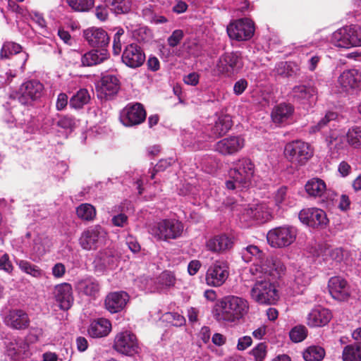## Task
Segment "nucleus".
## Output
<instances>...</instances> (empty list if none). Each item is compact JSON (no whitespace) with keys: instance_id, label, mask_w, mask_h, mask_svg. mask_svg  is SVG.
Returning a JSON list of instances; mask_svg holds the SVG:
<instances>
[{"instance_id":"obj_43","label":"nucleus","mask_w":361,"mask_h":361,"mask_svg":"<svg viewBox=\"0 0 361 361\" xmlns=\"http://www.w3.org/2000/svg\"><path fill=\"white\" fill-rule=\"evenodd\" d=\"M49 240L43 235H38L34 240L31 248L32 254L37 257L42 256L48 250Z\"/></svg>"},{"instance_id":"obj_39","label":"nucleus","mask_w":361,"mask_h":361,"mask_svg":"<svg viewBox=\"0 0 361 361\" xmlns=\"http://www.w3.org/2000/svg\"><path fill=\"white\" fill-rule=\"evenodd\" d=\"M19 269L24 273L32 276L34 278H42L44 272L38 266L23 259H18L16 261Z\"/></svg>"},{"instance_id":"obj_23","label":"nucleus","mask_w":361,"mask_h":361,"mask_svg":"<svg viewBox=\"0 0 361 361\" xmlns=\"http://www.w3.org/2000/svg\"><path fill=\"white\" fill-rule=\"evenodd\" d=\"M121 59L127 66L135 68L143 64L145 61V54L140 46L133 43L125 47Z\"/></svg>"},{"instance_id":"obj_45","label":"nucleus","mask_w":361,"mask_h":361,"mask_svg":"<svg viewBox=\"0 0 361 361\" xmlns=\"http://www.w3.org/2000/svg\"><path fill=\"white\" fill-rule=\"evenodd\" d=\"M76 213L79 218L83 220L90 221L94 218L96 210L92 204L85 203L77 207Z\"/></svg>"},{"instance_id":"obj_32","label":"nucleus","mask_w":361,"mask_h":361,"mask_svg":"<svg viewBox=\"0 0 361 361\" xmlns=\"http://www.w3.org/2000/svg\"><path fill=\"white\" fill-rule=\"evenodd\" d=\"M294 108L290 104L281 103L276 106L271 111V118L276 124H287L291 122Z\"/></svg>"},{"instance_id":"obj_4","label":"nucleus","mask_w":361,"mask_h":361,"mask_svg":"<svg viewBox=\"0 0 361 361\" xmlns=\"http://www.w3.org/2000/svg\"><path fill=\"white\" fill-rule=\"evenodd\" d=\"M221 312L215 314L218 321L235 322L243 318L249 310L247 300L235 295H228L220 302Z\"/></svg>"},{"instance_id":"obj_47","label":"nucleus","mask_w":361,"mask_h":361,"mask_svg":"<svg viewBox=\"0 0 361 361\" xmlns=\"http://www.w3.org/2000/svg\"><path fill=\"white\" fill-rule=\"evenodd\" d=\"M67 3L73 11L85 12L93 7L94 0H67Z\"/></svg>"},{"instance_id":"obj_56","label":"nucleus","mask_w":361,"mask_h":361,"mask_svg":"<svg viewBox=\"0 0 361 361\" xmlns=\"http://www.w3.org/2000/svg\"><path fill=\"white\" fill-rule=\"evenodd\" d=\"M75 118L69 116H63L57 121V126L66 130H72L75 127Z\"/></svg>"},{"instance_id":"obj_13","label":"nucleus","mask_w":361,"mask_h":361,"mask_svg":"<svg viewBox=\"0 0 361 361\" xmlns=\"http://www.w3.org/2000/svg\"><path fill=\"white\" fill-rule=\"evenodd\" d=\"M255 32L254 23L247 18H241L231 23L227 27L229 37L237 41L250 39Z\"/></svg>"},{"instance_id":"obj_17","label":"nucleus","mask_w":361,"mask_h":361,"mask_svg":"<svg viewBox=\"0 0 361 361\" xmlns=\"http://www.w3.org/2000/svg\"><path fill=\"white\" fill-rule=\"evenodd\" d=\"M234 245V238L226 233L215 235L209 238L205 243L208 251L214 254H224L230 251Z\"/></svg>"},{"instance_id":"obj_14","label":"nucleus","mask_w":361,"mask_h":361,"mask_svg":"<svg viewBox=\"0 0 361 361\" xmlns=\"http://www.w3.org/2000/svg\"><path fill=\"white\" fill-rule=\"evenodd\" d=\"M146 118V111L139 103L128 104L120 114V121L127 127L139 125Z\"/></svg>"},{"instance_id":"obj_64","label":"nucleus","mask_w":361,"mask_h":361,"mask_svg":"<svg viewBox=\"0 0 361 361\" xmlns=\"http://www.w3.org/2000/svg\"><path fill=\"white\" fill-rule=\"evenodd\" d=\"M168 319H171L173 325L176 326H181L185 323V319L183 316L177 312L168 313Z\"/></svg>"},{"instance_id":"obj_26","label":"nucleus","mask_w":361,"mask_h":361,"mask_svg":"<svg viewBox=\"0 0 361 361\" xmlns=\"http://www.w3.org/2000/svg\"><path fill=\"white\" fill-rule=\"evenodd\" d=\"M54 297L61 310H69L74 300L71 285L68 283L56 285L54 290Z\"/></svg>"},{"instance_id":"obj_1","label":"nucleus","mask_w":361,"mask_h":361,"mask_svg":"<svg viewBox=\"0 0 361 361\" xmlns=\"http://www.w3.org/2000/svg\"><path fill=\"white\" fill-rule=\"evenodd\" d=\"M240 255L245 262H253L250 268L252 276H262V273H265L277 276L285 271V267L281 262L273 257H265L263 251L256 245H249L242 248Z\"/></svg>"},{"instance_id":"obj_37","label":"nucleus","mask_w":361,"mask_h":361,"mask_svg":"<svg viewBox=\"0 0 361 361\" xmlns=\"http://www.w3.org/2000/svg\"><path fill=\"white\" fill-rule=\"evenodd\" d=\"M306 192L311 197H322L327 192L326 183L321 178H312L305 185Z\"/></svg>"},{"instance_id":"obj_7","label":"nucleus","mask_w":361,"mask_h":361,"mask_svg":"<svg viewBox=\"0 0 361 361\" xmlns=\"http://www.w3.org/2000/svg\"><path fill=\"white\" fill-rule=\"evenodd\" d=\"M284 154L293 164L303 166L312 157L314 150L309 143L298 140L286 145Z\"/></svg>"},{"instance_id":"obj_51","label":"nucleus","mask_w":361,"mask_h":361,"mask_svg":"<svg viewBox=\"0 0 361 361\" xmlns=\"http://www.w3.org/2000/svg\"><path fill=\"white\" fill-rule=\"evenodd\" d=\"M307 334V330L305 326H296L291 329L289 336L290 338L295 343L302 341Z\"/></svg>"},{"instance_id":"obj_8","label":"nucleus","mask_w":361,"mask_h":361,"mask_svg":"<svg viewBox=\"0 0 361 361\" xmlns=\"http://www.w3.org/2000/svg\"><path fill=\"white\" fill-rule=\"evenodd\" d=\"M298 230L288 225L278 226L269 230L267 235L269 245L272 247L283 248L293 244L296 240Z\"/></svg>"},{"instance_id":"obj_46","label":"nucleus","mask_w":361,"mask_h":361,"mask_svg":"<svg viewBox=\"0 0 361 361\" xmlns=\"http://www.w3.org/2000/svg\"><path fill=\"white\" fill-rule=\"evenodd\" d=\"M348 143L354 148H361V128L354 127L346 133Z\"/></svg>"},{"instance_id":"obj_18","label":"nucleus","mask_w":361,"mask_h":361,"mask_svg":"<svg viewBox=\"0 0 361 361\" xmlns=\"http://www.w3.org/2000/svg\"><path fill=\"white\" fill-rule=\"evenodd\" d=\"M337 87L341 92H349L361 88V72L357 69L345 70L337 80Z\"/></svg>"},{"instance_id":"obj_34","label":"nucleus","mask_w":361,"mask_h":361,"mask_svg":"<svg viewBox=\"0 0 361 361\" xmlns=\"http://www.w3.org/2000/svg\"><path fill=\"white\" fill-rule=\"evenodd\" d=\"M111 331V322L104 318L92 321L87 328L88 335L92 338H102L109 335Z\"/></svg>"},{"instance_id":"obj_6","label":"nucleus","mask_w":361,"mask_h":361,"mask_svg":"<svg viewBox=\"0 0 361 361\" xmlns=\"http://www.w3.org/2000/svg\"><path fill=\"white\" fill-rule=\"evenodd\" d=\"M183 225L174 219H161L149 226V232L158 240L166 241L180 236Z\"/></svg>"},{"instance_id":"obj_63","label":"nucleus","mask_w":361,"mask_h":361,"mask_svg":"<svg viewBox=\"0 0 361 361\" xmlns=\"http://www.w3.org/2000/svg\"><path fill=\"white\" fill-rule=\"evenodd\" d=\"M175 276L169 271H164L160 276L161 283L166 286H172L175 284Z\"/></svg>"},{"instance_id":"obj_31","label":"nucleus","mask_w":361,"mask_h":361,"mask_svg":"<svg viewBox=\"0 0 361 361\" xmlns=\"http://www.w3.org/2000/svg\"><path fill=\"white\" fill-rule=\"evenodd\" d=\"M129 300V295L126 292L118 291L109 293L105 299V307L111 313L121 311Z\"/></svg>"},{"instance_id":"obj_15","label":"nucleus","mask_w":361,"mask_h":361,"mask_svg":"<svg viewBox=\"0 0 361 361\" xmlns=\"http://www.w3.org/2000/svg\"><path fill=\"white\" fill-rule=\"evenodd\" d=\"M243 67V62L238 52H228L221 56L216 63V71L221 74L231 75Z\"/></svg>"},{"instance_id":"obj_57","label":"nucleus","mask_w":361,"mask_h":361,"mask_svg":"<svg viewBox=\"0 0 361 361\" xmlns=\"http://www.w3.org/2000/svg\"><path fill=\"white\" fill-rule=\"evenodd\" d=\"M276 72L279 75L284 77H290L293 75V64L291 63L281 62L276 68Z\"/></svg>"},{"instance_id":"obj_38","label":"nucleus","mask_w":361,"mask_h":361,"mask_svg":"<svg viewBox=\"0 0 361 361\" xmlns=\"http://www.w3.org/2000/svg\"><path fill=\"white\" fill-rule=\"evenodd\" d=\"M90 94L87 90L80 89L71 98L69 104L70 106L75 109H82L85 104L90 101Z\"/></svg>"},{"instance_id":"obj_40","label":"nucleus","mask_w":361,"mask_h":361,"mask_svg":"<svg viewBox=\"0 0 361 361\" xmlns=\"http://www.w3.org/2000/svg\"><path fill=\"white\" fill-rule=\"evenodd\" d=\"M343 361H361V343L348 345L342 353Z\"/></svg>"},{"instance_id":"obj_30","label":"nucleus","mask_w":361,"mask_h":361,"mask_svg":"<svg viewBox=\"0 0 361 361\" xmlns=\"http://www.w3.org/2000/svg\"><path fill=\"white\" fill-rule=\"evenodd\" d=\"M332 314L329 310L318 306L308 314L307 324L311 327L324 326L330 322Z\"/></svg>"},{"instance_id":"obj_54","label":"nucleus","mask_w":361,"mask_h":361,"mask_svg":"<svg viewBox=\"0 0 361 361\" xmlns=\"http://www.w3.org/2000/svg\"><path fill=\"white\" fill-rule=\"evenodd\" d=\"M267 345L264 343L257 344L251 351L255 361H263L267 356Z\"/></svg>"},{"instance_id":"obj_42","label":"nucleus","mask_w":361,"mask_h":361,"mask_svg":"<svg viewBox=\"0 0 361 361\" xmlns=\"http://www.w3.org/2000/svg\"><path fill=\"white\" fill-rule=\"evenodd\" d=\"M97 261L104 269H112L117 262V256L112 250L108 249L99 254Z\"/></svg>"},{"instance_id":"obj_16","label":"nucleus","mask_w":361,"mask_h":361,"mask_svg":"<svg viewBox=\"0 0 361 361\" xmlns=\"http://www.w3.org/2000/svg\"><path fill=\"white\" fill-rule=\"evenodd\" d=\"M5 345L6 354L13 361H20L31 355L30 345L23 338L7 339Z\"/></svg>"},{"instance_id":"obj_19","label":"nucleus","mask_w":361,"mask_h":361,"mask_svg":"<svg viewBox=\"0 0 361 361\" xmlns=\"http://www.w3.org/2000/svg\"><path fill=\"white\" fill-rule=\"evenodd\" d=\"M245 146V139L240 135H232L217 142L214 149L222 155H233Z\"/></svg>"},{"instance_id":"obj_50","label":"nucleus","mask_w":361,"mask_h":361,"mask_svg":"<svg viewBox=\"0 0 361 361\" xmlns=\"http://www.w3.org/2000/svg\"><path fill=\"white\" fill-rule=\"evenodd\" d=\"M21 50V46L15 42H6L0 51V57L1 59H8L13 54H19Z\"/></svg>"},{"instance_id":"obj_59","label":"nucleus","mask_w":361,"mask_h":361,"mask_svg":"<svg viewBox=\"0 0 361 361\" xmlns=\"http://www.w3.org/2000/svg\"><path fill=\"white\" fill-rule=\"evenodd\" d=\"M183 32L181 30H174L168 38V44L171 47H176L183 37Z\"/></svg>"},{"instance_id":"obj_3","label":"nucleus","mask_w":361,"mask_h":361,"mask_svg":"<svg viewBox=\"0 0 361 361\" xmlns=\"http://www.w3.org/2000/svg\"><path fill=\"white\" fill-rule=\"evenodd\" d=\"M255 164L247 158H242L233 162L228 171L231 180L226 182L228 190H234L236 185L243 188H247L253 185L255 180Z\"/></svg>"},{"instance_id":"obj_49","label":"nucleus","mask_w":361,"mask_h":361,"mask_svg":"<svg viewBox=\"0 0 361 361\" xmlns=\"http://www.w3.org/2000/svg\"><path fill=\"white\" fill-rule=\"evenodd\" d=\"M288 188L286 186H281L274 194V201L275 205L279 208L288 204V195L287 193Z\"/></svg>"},{"instance_id":"obj_52","label":"nucleus","mask_w":361,"mask_h":361,"mask_svg":"<svg viewBox=\"0 0 361 361\" xmlns=\"http://www.w3.org/2000/svg\"><path fill=\"white\" fill-rule=\"evenodd\" d=\"M324 255L326 257V259L329 257L330 259L334 261L341 262L343 258V252L340 247H327L324 250Z\"/></svg>"},{"instance_id":"obj_36","label":"nucleus","mask_w":361,"mask_h":361,"mask_svg":"<svg viewBox=\"0 0 361 361\" xmlns=\"http://www.w3.org/2000/svg\"><path fill=\"white\" fill-rule=\"evenodd\" d=\"M108 57L106 49H92L81 56V63L84 66H92L104 62Z\"/></svg>"},{"instance_id":"obj_24","label":"nucleus","mask_w":361,"mask_h":361,"mask_svg":"<svg viewBox=\"0 0 361 361\" xmlns=\"http://www.w3.org/2000/svg\"><path fill=\"white\" fill-rule=\"evenodd\" d=\"M312 278L313 274L310 267H300L294 271L291 288L295 293L301 294L310 284Z\"/></svg>"},{"instance_id":"obj_44","label":"nucleus","mask_w":361,"mask_h":361,"mask_svg":"<svg viewBox=\"0 0 361 361\" xmlns=\"http://www.w3.org/2000/svg\"><path fill=\"white\" fill-rule=\"evenodd\" d=\"M324 355V349L317 345L310 346L303 352V358L305 361H321Z\"/></svg>"},{"instance_id":"obj_12","label":"nucleus","mask_w":361,"mask_h":361,"mask_svg":"<svg viewBox=\"0 0 361 361\" xmlns=\"http://www.w3.org/2000/svg\"><path fill=\"white\" fill-rule=\"evenodd\" d=\"M44 85L37 80H30L23 82L16 97L19 102L23 105H27L32 102L40 98L43 94Z\"/></svg>"},{"instance_id":"obj_62","label":"nucleus","mask_w":361,"mask_h":361,"mask_svg":"<svg viewBox=\"0 0 361 361\" xmlns=\"http://www.w3.org/2000/svg\"><path fill=\"white\" fill-rule=\"evenodd\" d=\"M66 271V268L63 263L58 262L54 265L51 269V274L56 279L63 277Z\"/></svg>"},{"instance_id":"obj_21","label":"nucleus","mask_w":361,"mask_h":361,"mask_svg":"<svg viewBox=\"0 0 361 361\" xmlns=\"http://www.w3.org/2000/svg\"><path fill=\"white\" fill-rule=\"evenodd\" d=\"M298 216L302 224L313 228L325 226L328 222L326 213L318 208L303 209Z\"/></svg>"},{"instance_id":"obj_55","label":"nucleus","mask_w":361,"mask_h":361,"mask_svg":"<svg viewBox=\"0 0 361 361\" xmlns=\"http://www.w3.org/2000/svg\"><path fill=\"white\" fill-rule=\"evenodd\" d=\"M343 139L342 136H340L336 131H334L331 133L329 136L326 137V142L330 147H335L336 149H340L343 147Z\"/></svg>"},{"instance_id":"obj_61","label":"nucleus","mask_w":361,"mask_h":361,"mask_svg":"<svg viewBox=\"0 0 361 361\" xmlns=\"http://www.w3.org/2000/svg\"><path fill=\"white\" fill-rule=\"evenodd\" d=\"M247 86L248 82L245 79L241 78L235 82L233 85V93L237 96L240 95L247 89Z\"/></svg>"},{"instance_id":"obj_29","label":"nucleus","mask_w":361,"mask_h":361,"mask_svg":"<svg viewBox=\"0 0 361 361\" xmlns=\"http://www.w3.org/2000/svg\"><path fill=\"white\" fill-rule=\"evenodd\" d=\"M5 324L15 329H25L28 327L30 319L27 314L18 309L11 310L4 317Z\"/></svg>"},{"instance_id":"obj_10","label":"nucleus","mask_w":361,"mask_h":361,"mask_svg":"<svg viewBox=\"0 0 361 361\" xmlns=\"http://www.w3.org/2000/svg\"><path fill=\"white\" fill-rule=\"evenodd\" d=\"M229 276V264L226 260L218 259L208 268L206 276V283L212 287H220Z\"/></svg>"},{"instance_id":"obj_27","label":"nucleus","mask_w":361,"mask_h":361,"mask_svg":"<svg viewBox=\"0 0 361 361\" xmlns=\"http://www.w3.org/2000/svg\"><path fill=\"white\" fill-rule=\"evenodd\" d=\"M83 37L87 43L93 47L106 49L105 47L109 43L107 32L102 28L90 27L84 30Z\"/></svg>"},{"instance_id":"obj_60","label":"nucleus","mask_w":361,"mask_h":361,"mask_svg":"<svg viewBox=\"0 0 361 361\" xmlns=\"http://www.w3.org/2000/svg\"><path fill=\"white\" fill-rule=\"evenodd\" d=\"M0 269L4 270L6 273H11L13 269L9 256L6 253L3 254L0 257Z\"/></svg>"},{"instance_id":"obj_48","label":"nucleus","mask_w":361,"mask_h":361,"mask_svg":"<svg viewBox=\"0 0 361 361\" xmlns=\"http://www.w3.org/2000/svg\"><path fill=\"white\" fill-rule=\"evenodd\" d=\"M132 37L140 42L149 41L152 37V32L145 26H137L131 30Z\"/></svg>"},{"instance_id":"obj_25","label":"nucleus","mask_w":361,"mask_h":361,"mask_svg":"<svg viewBox=\"0 0 361 361\" xmlns=\"http://www.w3.org/2000/svg\"><path fill=\"white\" fill-rule=\"evenodd\" d=\"M243 215L247 219L264 223L271 219V211L267 202H262L250 204L245 209Z\"/></svg>"},{"instance_id":"obj_58","label":"nucleus","mask_w":361,"mask_h":361,"mask_svg":"<svg viewBox=\"0 0 361 361\" xmlns=\"http://www.w3.org/2000/svg\"><path fill=\"white\" fill-rule=\"evenodd\" d=\"M152 280L145 276H142L135 280V286L141 290L152 291Z\"/></svg>"},{"instance_id":"obj_41","label":"nucleus","mask_w":361,"mask_h":361,"mask_svg":"<svg viewBox=\"0 0 361 361\" xmlns=\"http://www.w3.org/2000/svg\"><path fill=\"white\" fill-rule=\"evenodd\" d=\"M105 2L116 15L128 13L131 8L130 0H105Z\"/></svg>"},{"instance_id":"obj_9","label":"nucleus","mask_w":361,"mask_h":361,"mask_svg":"<svg viewBox=\"0 0 361 361\" xmlns=\"http://www.w3.org/2000/svg\"><path fill=\"white\" fill-rule=\"evenodd\" d=\"M113 348L118 353L127 356H133L140 351L136 336L128 330L121 331L116 335Z\"/></svg>"},{"instance_id":"obj_33","label":"nucleus","mask_w":361,"mask_h":361,"mask_svg":"<svg viewBox=\"0 0 361 361\" xmlns=\"http://www.w3.org/2000/svg\"><path fill=\"white\" fill-rule=\"evenodd\" d=\"M119 88L120 82L117 77L113 75H106L101 79L98 92L106 99H109L118 92Z\"/></svg>"},{"instance_id":"obj_20","label":"nucleus","mask_w":361,"mask_h":361,"mask_svg":"<svg viewBox=\"0 0 361 361\" xmlns=\"http://www.w3.org/2000/svg\"><path fill=\"white\" fill-rule=\"evenodd\" d=\"M99 281L92 276L78 279L75 283V289L80 296L95 299L100 290Z\"/></svg>"},{"instance_id":"obj_5","label":"nucleus","mask_w":361,"mask_h":361,"mask_svg":"<svg viewBox=\"0 0 361 361\" xmlns=\"http://www.w3.org/2000/svg\"><path fill=\"white\" fill-rule=\"evenodd\" d=\"M331 43L340 48L350 49L361 46V27L344 26L332 33Z\"/></svg>"},{"instance_id":"obj_11","label":"nucleus","mask_w":361,"mask_h":361,"mask_svg":"<svg viewBox=\"0 0 361 361\" xmlns=\"http://www.w3.org/2000/svg\"><path fill=\"white\" fill-rule=\"evenodd\" d=\"M106 238V231L102 226L97 225L82 233L79 243L84 250H95L105 243Z\"/></svg>"},{"instance_id":"obj_35","label":"nucleus","mask_w":361,"mask_h":361,"mask_svg":"<svg viewBox=\"0 0 361 361\" xmlns=\"http://www.w3.org/2000/svg\"><path fill=\"white\" fill-rule=\"evenodd\" d=\"M316 94V88L311 85H297L293 88L291 92L292 97L302 104L314 102Z\"/></svg>"},{"instance_id":"obj_28","label":"nucleus","mask_w":361,"mask_h":361,"mask_svg":"<svg viewBox=\"0 0 361 361\" xmlns=\"http://www.w3.org/2000/svg\"><path fill=\"white\" fill-rule=\"evenodd\" d=\"M232 126L233 123L230 116L221 115L214 125L206 126L203 133L209 138H215L226 134Z\"/></svg>"},{"instance_id":"obj_22","label":"nucleus","mask_w":361,"mask_h":361,"mask_svg":"<svg viewBox=\"0 0 361 361\" xmlns=\"http://www.w3.org/2000/svg\"><path fill=\"white\" fill-rule=\"evenodd\" d=\"M328 288L333 298L347 300L351 294L350 287L347 281L341 276H333L329 280Z\"/></svg>"},{"instance_id":"obj_53","label":"nucleus","mask_w":361,"mask_h":361,"mask_svg":"<svg viewBox=\"0 0 361 361\" xmlns=\"http://www.w3.org/2000/svg\"><path fill=\"white\" fill-rule=\"evenodd\" d=\"M337 118V114L333 111H329L325 116L322 118L316 126H312L310 128V133H314L320 130L328 122L334 121Z\"/></svg>"},{"instance_id":"obj_2","label":"nucleus","mask_w":361,"mask_h":361,"mask_svg":"<svg viewBox=\"0 0 361 361\" xmlns=\"http://www.w3.org/2000/svg\"><path fill=\"white\" fill-rule=\"evenodd\" d=\"M282 274L279 273L277 276L265 273H262V276H253L255 282L250 290L251 298L259 305L276 304L279 300L280 295L275 281Z\"/></svg>"}]
</instances>
